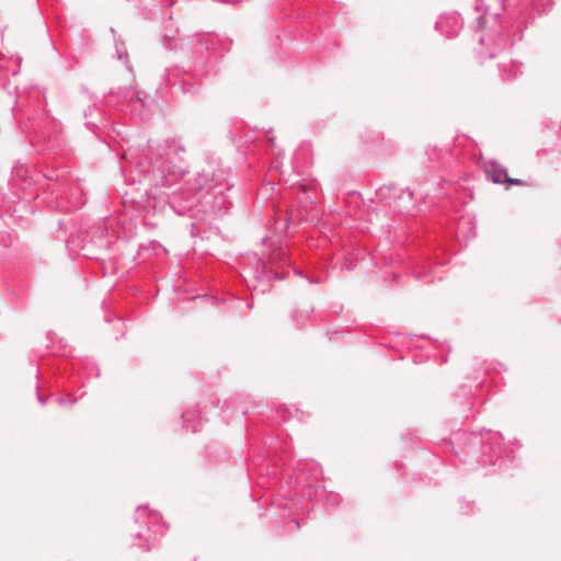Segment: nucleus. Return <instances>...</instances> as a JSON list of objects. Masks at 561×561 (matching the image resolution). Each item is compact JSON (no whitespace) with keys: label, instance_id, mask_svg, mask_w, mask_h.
Instances as JSON below:
<instances>
[{"label":"nucleus","instance_id":"obj_1","mask_svg":"<svg viewBox=\"0 0 561 561\" xmlns=\"http://www.w3.org/2000/svg\"><path fill=\"white\" fill-rule=\"evenodd\" d=\"M486 174L494 183L520 184L519 180L511 179L506 170L496 163L486 167Z\"/></svg>","mask_w":561,"mask_h":561},{"label":"nucleus","instance_id":"obj_4","mask_svg":"<svg viewBox=\"0 0 561 561\" xmlns=\"http://www.w3.org/2000/svg\"><path fill=\"white\" fill-rule=\"evenodd\" d=\"M38 400H39L42 403L44 402V400H43V398H42L41 396H38Z\"/></svg>","mask_w":561,"mask_h":561},{"label":"nucleus","instance_id":"obj_3","mask_svg":"<svg viewBox=\"0 0 561 561\" xmlns=\"http://www.w3.org/2000/svg\"><path fill=\"white\" fill-rule=\"evenodd\" d=\"M408 197L411 199L413 197V194L411 192H408Z\"/></svg>","mask_w":561,"mask_h":561},{"label":"nucleus","instance_id":"obj_2","mask_svg":"<svg viewBox=\"0 0 561 561\" xmlns=\"http://www.w3.org/2000/svg\"><path fill=\"white\" fill-rule=\"evenodd\" d=\"M163 172H165V170H163ZM185 172H186V165L184 164L182 157H180L179 163L174 164L172 168L167 169L168 174L163 175L162 184L164 186L171 185L172 182H171V180H169V176L181 178L185 174Z\"/></svg>","mask_w":561,"mask_h":561}]
</instances>
